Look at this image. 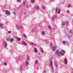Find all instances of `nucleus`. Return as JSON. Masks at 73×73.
Wrapping results in <instances>:
<instances>
[{"instance_id":"bb28decb","label":"nucleus","mask_w":73,"mask_h":73,"mask_svg":"<svg viewBox=\"0 0 73 73\" xmlns=\"http://www.w3.org/2000/svg\"><path fill=\"white\" fill-rule=\"evenodd\" d=\"M41 52L42 53H43L44 52V51L42 49H41Z\"/></svg>"},{"instance_id":"8fccbe9b","label":"nucleus","mask_w":73,"mask_h":73,"mask_svg":"<svg viewBox=\"0 0 73 73\" xmlns=\"http://www.w3.org/2000/svg\"><path fill=\"white\" fill-rule=\"evenodd\" d=\"M51 60H52V58H51Z\"/></svg>"},{"instance_id":"f03ea898","label":"nucleus","mask_w":73,"mask_h":73,"mask_svg":"<svg viewBox=\"0 0 73 73\" xmlns=\"http://www.w3.org/2000/svg\"><path fill=\"white\" fill-rule=\"evenodd\" d=\"M50 66L51 67V68H52V72H53V70H54V69H53V63L52 61L51 60L50 62Z\"/></svg>"},{"instance_id":"c9c22d12","label":"nucleus","mask_w":73,"mask_h":73,"mask_svg":"<svg viewBox=\"0 0 73 73\" xmlns=\"http://www.w3.org/2000/svg\"><path fill=\"white\" fill-rule=\"evenodd\" d=\"M62 42L63 44H65V43H66V42L65 41H63Z\"/></svg>"},{"instance_id":"0eeeda50","label":"nucleus","mask_w":73,"mask_h":73,"mask_svg":"<svg viewBox=\"0 0 73 73\" xmlns=\"http://www.w3.org/2000/svg\"><path fill=\"white\" fill-rule=\"evenodd\" d=\"M30 45H33L35 46L36 45V44L33 42H31L30 43Z\"/></svg>"},{"instance_id":"37998d69","label":"nucleus","mask_w":73,"mask_h":73,"mask_svg":"<svg viewBox=\"0 0 73 73\" xmlns=\"http://www.w3.org/2000/svg\"><path fill=\"white\" fill-rule=\"evenodd\" d=\"M26 7H29V5H27L26 6Z\"/></svg>"},{"instance_id":"9d476101","label":"nucleus","mask_w":73,"mask_h":73,"mask_svg":"<svg viewBox=\"0 0 73 73\" xmlns=\"http://www.w3.org/2000/svg\"><path fill=\"white\" fill-rule=\"evenodd\" d=\"M22 44L24 45H27V43H26V42H25L23 41L22 42Z\"/></svg>"},{"instance_id":"6e6552de","label":"nucleus","mask_w":73,"mask_h":73,"mask_svg":"<svg viewBox=\"0 0 73 73\" xmlns=\"http://www.w3.org/2000/svg\"><path fill=\"white\" fill-rule=\"evenodd\" d=\"M15 38H16V39H17V40H18V41H20L21 40V38H18L17 37H15Z\"/></svg>"},{"instance_id":"c85d7f7f","label":"nucleus","mask_w":73,"mask_h":73,"mask_svg":"<svg viewBox=\"0 0 73 73\" xmlns=\"http://www.w3.org/2000/svg\"><path fill=\"white\" fill-rule=\"evenodd\" d=\"M38 61L37 60H36L35 61V64H38Z\"/></svg>"},{"instance_id":"f257e3e1","label":"nucleus","mask_w":73,"mask_h":73,"mask_svg":"<svg viewBox=\"0 0 73 73\" xmlns=\"http://www.w3.org/2000/svg\"><path fill=\"white\" fill-rule=\"evenodd\" d=\"M65 51L62 50L61 51L59 52V50H57L56 51V53L58 54V57H61V56H63V53H65Z\"/></svg>"},{"instance_id":"7ed1b4c3","label":"nucleus","mask_w":73,"mask_h":73,"mask_svg":"<svg viewBox=\"0 0 73 73\" xmlns=\"http://www.w3.org/2000/svg\"><path fill=\"white\" fill-rule=\"evenodd\" d=\"M16 27L17 28V29H23V27L22 26L19 27V25H16Z\"/></svg>"},{"instance_id":"ddd939ff","label":"nucleus","mask_w":73,"mask_h":73,"mask_svg":"<svg viewBox=\"0 0 73 73\" xmlns=\"http://www.w3.org/2000/svg\"><path fill=\"white\" fill-rule=\"evenodd\" d=\"M34 52L35 53H37V52H38L37 50V49H36V48H35Z\"/></svg>"},{"instance_id":"a211bd4d","label":"nucleus","mask_w":73,"mask_h":73,"mask_svg":"<svg viewBox=\"0 0 73 73\" xmlns=\"http://www.w3.org/2000/svg\"><path fill=\"white\" fill-rule=\"evenodd\" d=\"M62 25H65V22H62Z\"/></svg>"},{"instance_id":"2f4dec72","label":"nucleus","mask_w":73,"mask_h":73,"mask_svg":"<svg viewBox=\"0 0 73 73\" xmlns=\"http://www.w3.org/2000/svg\"><path fill=\"white\" fill-rule=\"evenodd\" d=\"M46 43H48V42H49V41L48 40H46Z\"/></svg>"},{"instance_id":"6ab92c4d","label":"nucleus","mask_w":73,"mask_h":73,"mask_svg":"<svg viewBox=\"0 0 73 73\" xmlns=\"http://www.w3.org/2000/svg\"><path fill=\"white\" fill-rule=\"evenodd\" d=\"M50 47L51 48H52V45H53V44H52V42L50 43Z\"/></svg>"},{"instance_id":"39448f33","label":"nucleus","mask_w":73,"mask_h":73,"mask_svg":"<svg viewBox=\"0 0 73 73\" xmlns=\"http://www.w3.org/2000/svg\"><path fill=\"white\" fill-rule=\"evenodd\" d=\"M5 12L6 15H9L11 14L10 12H9L8 10H6Z\"/></svg>"},{"instance_id":"e433bc0d","label":"nucleus","mask_w":73,"mask_h":73,"mask_svg":"<svg viewBox=\"0 0 73 73\" xmlns=\"http://www.w3.org/2000/svg\"><path fill=\"white\" fill-rule=\"evenodd\" d=\"M4 65H7V63H6V62H5L4 63Z\"/></svg>"},{"instance_id":"473e14b6","label":"nucleus","mask_w":73,"mask_h":73,"mask_svg":"<svg viewBox=\"0 0 73 73\" xmlns=\"http://www.w3.org/2000/svg\"><path fill=\"white\" fill-rule=\"evenodd\" d=\"M6 40H7V41H9V38H7L6 39Z\"/></svg>"},{"instance_id":"412c9836","label":"nucleus","mask_w":73,"mask_h":73,"mask_svg":"<svg viewBox=\"0 0 73 73\" xmlns=\"http://www.w3.org/2000/svg\"><path fill=\"white\" fill-rule=\"evenodd\" d=\"M26 4V2H24L23 3V5L24 6L25 5V4Z\"/></svg>"},{"instance_id":"a19ab883","label":"nucleus","mask_w":73,"mask_h":73,"mask_svg":"<svg viewBox=\"0 0 73 73\" xmlns=\"http://www.w3.org/2000/svg\"><path fill=\"white\" fill-rule=\"evenodd\" d=\"M68 8H69L70 7V5H68Z\"/></svg>"},{"instance_id":"f704fd0d","label":"nucleus","mask_w":73,"mask_h":73,"mask_svg":"<svg viewBox=\"0 0 73 73\" xmlns=\"http://www.w3.org/2000/svg\"><path fill=\"white\" fill-rule=\"evenodd\" d=\"M13 14L14 15H16V13L15 12H13Z\"/></svg>"},{"instance_id":"9b49d317","label":"nucleus","mask_w":73,"mask_h":73,"mask_svg":"<svg viewBox=\"0 0 73 73\" xmlns=\"http://www.w3.org/2000/svg\"><path fill=\"white\" fill-rule=\"evenodd\" d=\"M56 50V46H54L52 48V50L53 52H54Z\"/></svg>"},{"instance_id":"c03bdc74","label":"nucleus","mask_w":73,"mask_h":73,"mask_svg":"<svg viewBox=\"0 0 73 73\" xmlns=\"http://www.w3.org/2000/svg\"><path fill=\"white\" fill-rule=\"evenodd\" d=\"M9 33H11V32L9 31L8 32Z\"/></svg>"},{"instance_id":"f3484780","label":"nucleus","mask_w":73,"mask_h":73,"mask_svg":"<svg viewBox=\"0 0 73 73\" xmlns=\"http://www.w3.org/2000/svg\"><path fill=\"white\" fill-rule=\"evenodd\" d=\"M60 11H61V9H60V8H59V10H58V13H60Z\"/></svg>"},{"instance_id":"58836bf2","label":"nucleus","mask_w":73,"mask_h":73,"mask_svg":"<svg viewBox=\"0 0 73 73\" xmlns=\"http://www.w3.org/2000/svg\"><path fill=\"white\" fill-rule=\"evenodd\" d=\"M17 1H18L19 2H21V0H17Z\"/></svg>"},{"instance_id":"ea45409f","label":"nucleus","mask_w":73,"mask_h":73,"mask_svg":"<svg viewBox=\"0 0 73 73\" xmlns=\"http://www.w3.org/2000/svg\"><path fill=\"white\" fill-rule=\"evenodd\" d=\"M46 71L45 70L44 72H43V73H46Z\"/></svg>"},{"instance_id":"b1692460","label":"nucleus","mask_w":73,"mask_h":73,"mask_svg":"<svg viewBox=\"0 0 73 73\" xmlns=\"http://www.w3.org/2000/svg\"><path fill=\"white\" fill-rule=\"evenodd\" d=\"M55 65L56 67H57V63L56 62L55 63Z\"/></svg>"},{"instance_id":"1a4fd4ad","label":"nucleus","mask_w":73,"mask_h":73,"mask_svg":"<svg viewBox=\"0 0 73 73\" xmlns=\"http://www.w3.org/2000/svg\"><path fill=\"white\" fill-rule=\"evenodd\" d=\"M64 60L65 61V64H67V63H68V60L66 59H64Z\"/></svg>"},{"instance_id":"7c9ffc66","label":"nucleus","mask_w":73,"mask_h":73,"mask_svg":"<svg viewBox=\"0 0 73 73\" xmlns=\"http://www.w3.org/2000/svg\"><path fill=\"white\" fill-rule=\"evenodd\" d=\"M27 59L28 60H29V56H27Z\"/></svg>"},{"instance_id":"f8f14e48","label":"nucleus","mask_w":73,"mask_h":73,"mask_svg":"<svg viewBox=\"0 0 73 73\" xmlns=\"http://www.w3.org/2000/svg\"><path fill=\"white\" fill-rule=\"evenodd\" d=\"M7 46V43L6 42H5V48H6Z\"/></svg>"},{"instance_id":"4be33fe9","label":"nucleus","mask_w":73,"mask_h":73,"mask_svg":"<svg viewBox=\"0 0 73 73\" xmlns=\"http://www.w3.org/2000/svg\"><path fill=\"white\" fill-rule=\"evenodd\" d=\"M39 27H40V28H41V27H42V25H41V24H39Z\"/></svg>"},{"instance_id":"4c0bfd02","label":"nucleus","mask_w":73,"mask_h":73,"mask_svg":"<svg viewBox=\"0 0 73 73\" xmlns=\"http://www.w3.org/2000/svg\"><path fill=\"white\" fill-rule=\"evenodd\" d=\"M42 8L43 9H45V7H42Z\"/></svg>"},{"instance_id":"cd10ccee","label":"nucleus","mask_w":73,"mask_h":73,"mask_svg":"<svg viewBox=\"0 0 73 73\" xmlns=\"http://www.w3.org/2000/svg\"><path fill=\"white\" fill-rule=\"evenodd\" d=\"M32 3H35V0H32L31 1Z\"/></svg>"},{"instance_id":"aec40b11","label":"nucleus","mask_w":73,"mask_h":73,"mask_svg":"<svg viewBox=\"0 0 73 73\" xmlns=\"http://www.w3.org/2000/svg\"><path fill=\"white\" fill-rule=\"evenodd\" d=\"M23 69V66H21L20 68V69L21 70Z\"/></svg>"},{"instance_id":"393cba45","label":"nucleus","mask_w":73,"mask_h":73,"mask_svg":"<svg viewBox=\"0 0 73 73\" xmlns=\"http://www.w3.org/2000/svg\"><path fill=\"white\" fill-rule=\"evenodd\" d=\"M26 63L27 66H28V62H27V61H26Z\"/></svg>"},{"instance_id":"2eb2a0df","label":"nucleus","mask_w":73,"mask_h":73,"mask_svg":"<svg viewBox=\"0 0 73 73\" xmlns=\"http://www.w3.org/2000/svg\"><path fill=\"white\" fill-rule=\"evenodd\" d=\"M41 34L42 35H45V32L44 31H43L41 33Z\"/></svg>"},{"instance_id":"79ce46f5","label":"nucleus","mask_w":73,"mask_h":73,"mask_svg":"<svg viewBox=\"0 0 73 73\" xmlns=\"http://www.w3.org/2000/svg\"><path fill=\"white\" fill-rule=\"evenodd\" d=\"M70 33H72V31H70Z\"/></svg>"},{"instance_id":"72a5a7b5","label":"nucleus","mask_w":73,"mask_h":73,"mask_svg":"<svg viewBox=\"0 0 73 73\" xmlns=\"http://www.w3.org/2000/svg\"><path fill=\"white\" fill-rule=\"evenodd\" d=\"M24 37H25V38H26V37H27V36H26V35L25 34H24Z\"/></svg>"},{"instance_id":"dca6fc26","label":"nucleus","mask_w":73,"mask_h":73,"mask_svg":"<svg viewBox=\"0 0 73 73\" xmlns=\"http://www.w3.org/2000/svg\"><path fill=\"white\" fill-rule=\"evenodd\" d=\"M10 41L11 42H13V38H11L10 40Z\"/></svg>"},{"instance_id":"49530a36","label":"nucleus","mask_w":73,"mask_h":73,"mask_svg":"<svg viewBox=\"0 0 73 73\" xmlns=\"http://www.w3.org/2000/svg\"><path fill=\"white\" fill-rule=\"evenodd\" d=\"M21 7H22V6H21V5H20V7H19V8H21Z\"/></svg>"},{"instance_id":"4468645a","label":"nucleus","mask_w":73,"mask_h":73,"mask_svg":"<svg viewBox=\"0 0 73 73\" xmlns=\"http://www.w3.org/2000/svg\"><path fill=\"white\" fill-rule=\"evenodd\" d=\"M36 30V28H34L32 30L31 32L33 33L35 32V31Z\"/></svg>"},{"instance_id":"423d86ee","label":"nucleus","mask_w":73,"mask_h":73,"mask_svg":"<svg viewBox=\"0 0 73 73\" xmlns=\"http://www.w3.org/2000/svg\"><path fill=\"white\" fill-rule=\"evenodd\" d=\"M55 18H56V15H54L53 17H52V20H54V19Z\"/></svg>"},{"instance_id":"de8ad7c7","label":"nucleus","mask_w":73,"mask_h":73,"mask_svg":"<svg viewBox=\"0 0 73 73\" xmlns=\"http://www.w3.org/2000/svg\"><path fill=\"white\" fill-rule=\"evenodd\" d=\"M1 28H3V27L0 26Z\"/></svg>"},{"instance_id":"3c124183","label":"nucleus","mask_w":73,"mask_h":73,"mask_svg":"<svg viewBox=\"0 0 73 73\" xmlns=\"http://www.w3.org/2000/svg\"><path fill=\"white\" fill-rule=\"evenodd\" d=\"M72 73H73V69H72Z\"/></svg>"},{"instance_id":"a18cd8bd","label":"nucleus","mask_w":73,"mask_h":73,"mask_svg":"<svg viewBox=\"0 0 73 73\" xmlns=\"http://www.w3.org/2000/svg\"><path fill=\"white\" fill-rule=\"evenodd\" d=\"M67 13H69V12H70L68 10L67 11Z\"/></svg>"},{"instance_id":"09e8293b","label":"nucleus","mask_w":73,"mask_h":73,"mask_svg":"<svg viewBox=\"0 0 73 73\" xmlns=\"http://www.w3.org/2000/svg\"><path fill=\"white\" fill-rule=\"evenodd\" d=\"M69 24V22L67 23V24Z\"/></svg>"},{"instance_id":"a878e982","label":"nucleus","mask_w":73,"mask_h":73,"mask_svg":"<svg viewBox=\"0 0 73 73\" xmlns=\"http://www.w3.org/2000/svg\"><path fill=\"white\" fill-rule=\"evenodd\" d=\"M48 28H49L50 30H52V28H51V27H50V26H49Z\"/></svg>"},{"instance_id":"20e7f679","label":"nucleus","mask_w":73,"mask_h":73,"mask_svg":"<svg viewBox=\"0 0 73 73\" xmlns=\"http://www.w3.org/2000/svg\"><path fill=\"white\" fill-rule=\"evenodd\" d=\"M35 8L36 9V10H38V9H39V7L38 6L36 5L35 6Z\"/></svg>"},{"instance_id":"5701e85b","label":"nucleus","mask_w":73,"mask_h":73,"mask_svg":"<svg viewBox=\"0 0 73 73\" xmlns=\"http://www.w3.org/2000/svg\"><path fill=\"white\" fill-rule=\"evenodd\" d=\"M57 9H58V7H56L55 11V13H56L57 11Z\"/></svg>"},{"instance_id":"c756f323","label":"nucleus","mask_w":73,"mask_h":73,"mask_svg":"<svg viewBox=\"0 0 73 73\" xmlns=\"http://www.w3.org/2000/svg\"><path fill=\"white\" fill-rule=\"evenodd\" d=\"M1 26H3V24L1 23L0 24V27H1Z\"/></svg>"}]
</instances>
